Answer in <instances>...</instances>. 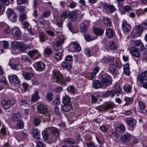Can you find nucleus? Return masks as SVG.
Returning <instances> with one entry per match:
<instances>
[{"instance_id": "63", "label": "nucleus", "mask_w": 147, "mask_h": 147, "mask_svg": "<svg viewBox=\"0 0 147 147\" xmlns=\"http://www.w3.org/2000/svg\"><path fill=\"white\" fill-rule=\"evenodd\" d=\"M23 25L25 28L27 30H29L31 29V27L29 23L27 22H24L23 23Z\"/></svg>"}, {"instance_id": "35", "label": "nucleus", "mask_w": 147, "mask_h": 147, "mask_svg": "<svg viewBox=\"0 0 147 147\" xmlns=\"http://www.w3.org/2000/svg\"><path fill=\"white\" fill-rule=\"evenodd\" d=\"M116 130L121 133L125 131V127L123 125H121L115 127Z\"/></svg>"}, {"instance_id": "45", "label": "nucleus", "mask_w": 147, "mask_h": 147, "mask_svg": "<svg viewBox=\"0 0 147 147\" xmlns=\"http://www.w3.org/2000/svg\"><path fill=\"white\" fill-rule=\"evenodd\" d=\"M135 32L137 33L140 35L142 32V29L141 27L140 26H137L135 27L133 30Z\"/></svg>"}, {"instance_id": "25", "label": "nucleus", "mask_w": 147, "mask_h": 147, "mask_svg": "<svg viewBox=\"0 0 147 147\" xmlns=\"http://www.w3.org/2000/svg\"><path fill=\"white\" fill-rule=\"evenodd\" d=\"M71 44L73 45V47L75 52H78L81 50V47L78 42H73Z\"/></svg>"}, {"instance_id": "6", "label": "nucleus", "mask_w": 147, "mask_h": 147, "mask_svg": "<svg viewBox=\"0 0 147 147\" xmlns=\"http://www.w3.org/2000/svg\"><path fill=\"white\" fill-rule=\"evenodd\" d=\"M37 109L38 112L41 114H44L50 111L48 110L47 107L41 102L37 103Z\"/></svg>"}, {"instance_id": "44", "label": "nucleus", "mask_w": 147, "mask_h": 147, "mask_svg": "<svg viewBox=\"0 0 147 147\" xmlns=\"http://www.w3.org/2000/svg\"><path fill=\"white\" fill-rule=\"evenodd\" d=\"M53 98V94L51 91H49L47 92V99L49 101H51Z\"/></svg>"}, {"instance_id": "24", "label": "nucleus", "mask_w": 147, "mask_h": 147, "mask_svg": "<svg viewBox=\"0 0 147 147\" xmlns=\"http://www.w3.org/2000/svg\"><path fill=\"white\" fill-rule=\"evenodd\" d=\"M39 90L36 89L34 91V93L32 95L31 97V101L34 102L36 101L38 99L40 98L39 96Z\"/></svg>"}, {"instance_id": "47", "label": "nucleus", "mask_w": 147, "mask_h": 147, "mask_svg": "<svg viewBox=\"0 0 147 147\" xmlns=\"http://www.w3.org/2000/svg\"><path fill=\"white\" fill-rule=\"evenodd\" d=\"M123 88L126 92H130L131 90L132 87L130 85L126 84L124 86Z\"/></svg>"}, {"instance_id": "38", "label": "nucleus", "mask_w": 147, "mask_h": 147, "mask_svg": "<svg viewBox=\"0 0 147 147\" xmlns=\"http://www.w3.org/2000/svg\"><path fill=\"white\" fill-rule=\"evenodd\" d=\"M103 22L104 24L107 27L110 26L111 23L110 19L107 17H105L103 19Z\"/></svg>"}, {"instance_id": "52", "label": "nucleus", "mask_w": 147, "mask_h": 147, "mask_svg": "<svg viewBox=\"0 0 147 147\" xmlns=\"http://www.w3.org/2000/svg\"><path fill=\"white\" fill-rule=\"evenodd\" d=\"M110 49L112 50H116L117 49V47L115 44L113 42H111L109 45Z\"/></svg>"}, {"instance_id": "57", "label": "nucleus", "mask_w": 147, "mask_h": 147, "mask_svg": "<svg viewBox=\"0 0 147 147\" xmlns=\"http://www.w3.org/2000/svg\"><path fill=\"white\" fill-rule=\"evenodd\" d=\"M124 100L126 102L125 105H127L131 104L132 102V100L130 98L127 97H125Z\"/></svg>"}, {"instance_id": "49", "label": "nucleus", "mask_w": 147, "mask_h": 147, "mask_svg": "<svg viewBox=\"0 0 147 147\" xmlns=\"http://www.w3.org/2000/svg\"><path fill=\"white\" fill-rule=\"evenodd\" d=\"M77 5V3L76 2L72 1L69 2L67 6L71 9H74L76 7Z\"/></svg>"}, {"instance_id": "2", "label": "nucleus", "mask_w": 147, "mask_h": 147, "mask_svg": "<svg viewBox=\"0 0 147 147\" xmlns=\"http://www.w3.org/2000/svg\"><path fill=\"white\" fill-rule=\"evenodd\" d=\"M71 80L68 76L65 77V80L63 78V75L59 71L54 70L53 71L52 80L53 81L56 82L62 85H66V82H69Z\"/></svg>"}, {"instance_id": "18", "label": "nucleus", "mask_w": 147, "mask_h": 147, "mask_svg": "<svg viewBox=\"0 0 147 147\" xmlns=\"http://www.w3.org/2000/svg\"><path fill=\"white\" fill-rule=\"evenodd\" d=\"M137 80L139 82L142 83V80H147V71H145L142 72L141 75L137 77Z\"/></svg>"}, {"instance_id": "36", "label": "nucleus", "mask_w": 147, "mask_h": 147, "mask_svg": "<svg viewBox=\"0 0 147 147\" xmlns=\"http://www.w3.org/2000/svg\"><path fill=\"white\" fill-rule=\"evenodd\" d=\"M21 42H14L11 45L12 48L13 50H15L17 48L20 47V48L21 43Z\"/></svg>"}, {"instance_id": "19", "label": "nucleus", "mask_w": 147, "mask_h": 147, "mask_svg": "<svg viewBox=\"0 0 147 147\" xmlns=\"http://www.w3.org/2000/svg\"><path fill=\"white\" fill-rule=\"evenodd\" d=\"M35 66L36 70L39 71H43L45 67V63L42 61L36 63Z\"/></svg>"}, {"instance_id": "22", "label": "nucleus", "mask_w": 147, "mask_h": 147, "mask_svg": "<svg viewBox=\"0 0 147 147\" xmlns=\"http://www.w3.org/2000/svg\"><path fill=\"white\" fill-rule=\"evenodd\" d=\"M43 115L40 116L43 119V121L45 122L49 121L51 119V112L48 111L45 114H42Z\"/></svg>"}, {"instance_id": "54", "label": "nucleus", "mask_w": 147, "mask_h": 147, "mask_svg": "<svg viewBox=\"0 0 147 147\" xmlns=\"http://www.w3.org/2000/svg\"><path fill=\"white\" fill-rule=\"evenodd\" d=\"M50 15V12L49 10L44 12L41 16L42 18H47Z\"/></svg>"}, {"instance_id": "60", "label": "nucleus", "mask_w": 147, "mask_h": 147, "mask_svg": "<svg viewBox=\"0 0 147 147\" xmlns=\"http://www.w3.org/2000/svg\"><path fill=\"white\" fill-rule=\"evenodd\" d=\"M139 141V139L136 137H134L130 144L132 145H134L138 143Z\"/></svg>"}, {"instance_id": "32", "label": "nucleus", "mask_w": 147, "mask_h": 147, "mask_svg": "<svg viewBox=\"0 0 147 147\" xmlns=\"http://www.w3.org/2000/svg\"><path fill=\"white\" fill-rule=\"evenodd\" d=\"M30 48V46L29 45L25 44L22 42H21V47L20 48V51L24 52H25V50L27 49H29Z\"/></svg>"}, {"instance_id": "3", "label": "nucleus", "mask_w": 147, "mask_h": 147, "mask_svg": "<svg viewBox=\"0 0 147 147\" xmlns=\"http://www.w3.org/2000/svg\"><path fill=\"white\" fill-rule=\"evenodd\" d=\"M134 47H131L130 52L132 55L136 57H138L140 55L139 51H141L144 49L143 43L141 41L136 40L134 43Z\"/></svg>"}, {"instance_id": "39", "label": "nucleus", "mask_w": 147, "mask_h": 147, "mask_svg": "<svg viewBox=\"0 0 147 147\" xmlns=\"http://www.w3.org/2000/svg\"><path fill=\"white\" fill-rule=\"evenodd\" d=\"M67 91L71 94H74L76 91V89L73 86H68L67 89Z\"/></svg>"}, {"instance_id": "51", "label": "nucleus", "mask_w": 147, "mask_h": 147, "mask_svg": "<svg viewBox=\"0 0 147 147\" xmlns=\"http://www.w3.org/2000/svg\"><path fill=\"white\" fill-rule=\"evenodd\" d=\"M84 37L86 40L88 42H89L94 39V38H92L91 36L88 34H84Z\"/></svg>"}, {"instance_id": "9", "label": "nucleus", "mask_w": 147, "mask_h": 147, "mask_svg": "<svg viewBox=\"0 0 147 147\" xmlns=\"http://www.w3.org/2000/svg\"><path fill=\"white\" fill-rule=\"evenodd\" d=\"M8 78L9 81L12 86H15L16 84H18L20 82V80L16 75L9 76Z\"/></svg>"}, {"instance_id": "8", "label": "nucleus", "mask_w": 147, "mask_h": 147, "mask_svg": "<svg viewBox=\"0 0 147 147\" xmlns=\"http://www.w3.org/2000/svg\"><path fill=\"white\" fill-rule=\"evenodd\" d=\"M27 54L33 60L38 59L40 55L38 51L36 49H34L29 51L27 53Z\"/></svg>"}, {"instance_id": "59", "label": "nucleus", "mask_w": 147, "mask_h": 147, "mask_svg": "<svg viewBox=\"0 0 147 147\" xmlns=\"http://www.w3.org/2000/svg\"><path fill=\"white\" fill-rule=\"evenodd\" d=\"M136 14L137 16H139L141 14H144L143 10L141 8L137 9L136 11Z\"/></svg>"}, {"instance_id": "64", "label": "nucleus", "mask_w": 147, "mask_h": 147, "mask_svg": "<svg viewBox=\"0 0 147 147\" xmlns=\"http://www.w3.org/2000/svg\"><path fill=\"white\" fill-rule=\"evenodd\" d=\"M100 129L102 131L104 132H106L108 129L104 125L100 126Z\"/></svg>"}, {"instance_id": "55", "label": "nucleus", "mask_w": 147, "mask_h": 147, "mask_svg": "<svg viewBox=\"0 0 147 147\" xmlns=\"http://www.w3.org/2000/svg\"><path fill=\"white\" fill-rule=\"evenodd\" d=\"M63 90V87L61 86H59L56 87L53 90V92H55L57 93L60 92L62 91Z\"/></svg>"}, {"instance_id": "37", "label": "nucleus", "mask_w": 147, "mask_h": 147, "mask_svg": "<svg viewBox=\"0 0 147 147\" xmlns=\"http://www.w3.org/2000/svg\"><path fill=\"white\" fill-rule=\"evenodd\" d=\"M123 69L124 73L126 75L129 76L130 75L129 67L128 64H126L124 65Z\"/></svg>"}, {"instance_id": "58", "label": "nucleus", "mask_w": 147, "mask_h": 147, "mask_svg": "<svg viewBox=\"0 0 147 147\" xmlns=\"http://www.w3.org/2000/svg\"><path fill=\"white\" fill-rule=\"evenodd\" d=\"M88 78L89 80H93L94 78L96 77V75L92 73H91L88 75Z\"/></svg>"}, {"instance_id": "16", "label": "nucleus", "mask_w": 147, "mask_h": 147, "mask_svg": "<svg viewBox=\"0 0 147 147\" xmlns=\"http://www.w3.org/2000/svg\"><path fill=\"white\" fill-rule=\"evenodd\" d=\"M13 37L15 39H20L22 37L21 32L20 30L18 27L14 28L12 30Z\"/></svg>"}, {"instance_id": "41", "label": "nucleus", "mask_w": 147, "mask_h": 147, "mask_svg": "<svg viewBox=\"0 0 147 147\" xmlns=\"http://www.w3.org/2000/svg\"><path fill=\"white\" fill-rule=\"evenodd\" d=\"M65 144H73L75 143L74 140L71 138H67L64 140Z\"/></svg>"}, {"instance_id": "40", "label": "nucleus", "mask_w": 147, "mask_h": 147, "mask_svg": "<svg viewBox=\"0 0 147 147\" xmlns=\"http://www.w3.org/2000/svg\"><path fill=\"white\" fill-rule=\"evenodd\" d=\"M10 65L13 69L19 70L22 68V66L20 64H11Z\"/></svg>"}, {"instance_id": "14", "label": "nucleus", "mask_w": 147, "mask_h": 147, "mask_svg": "<svg viewBox=\"0 0 147 147\" xmlns=\"http://www.w3.org/2000/svg\"><path fill=\"white\" fill-rule=\"evenodd\" d=\"M131 138V135L129 133H126L120 136L121 141L124 143H127L129 142Z\"/></svg>"}, {"instance_id": "61", "label": "nucleus", "mask_w": 147, "mask_h": 147, "mask_svg": "<svg viewBox=\"0 0 147 147\" xmlns=\"http://www.w3.org/2000/svg\"><path fill=\"white\" fill-rule=\"evenodd\" d=\"M129 4L131 6L135 7L139 5V3L138 1L130 2Z\"/></svg>"}, {"instance_id": "4", "label": "nucleus", "mask_w": 147, "mask_h": 147, "mask_svg": "<svg viewBox=\"0 0 147 147\" xmlns=\"http://www.w3.org/2000/svg\"><path fill=\"white\" fill-rule=\"evenodd\" d=\"M62 102L63 105L61 106V110L68 111L72 108L73 102L71 98L68 95L65 94L63 96Z\"/></svg>"}, {"instance_id": "53", "label": "nucleus", "mask_w": 147, "mask_h": 147, "mask_svg": "<svg viewBox=\"0 0 147 147\" xmlns=\"http://www.w3.org/2000/svg\"><path fill=\"white\" fill-rule=\"evenodd\" d=\"M59 52L56 53L55 55V58L57 60L59 61L61 59L62 57V53Z\"/></svg>"}, {"instance_id": "7", "label": "nucleus", "mask_w": 147, "mask_h": 147, "mask_svg": "<svg viewBox=\"0 0 147 147\" xmlns=\"http://www.w3.org/2000/svg\"><path fill=\"white\" fill-rule=\"evenodd\" d=\"M15 102L16 100L14 99L7 100H4L2 101L1 104L3 108L5 109H7L13 105Z\"/></svg>"}, {"instance_id": "27", "label": "nucleus", "mask_w": 147, "mask_h": 147, "mask_svg": "<svg viewBox=\"0 0 147 147\" xmlns=\"http://www.w3.org/2000/svg\"><path fill=\"white\" fill-rule=\"evenodd\" d=\"M21 115L20 113L13 114L11 116V119L13 121H18L20 119Z\"/></svg>"}, {"instance_id": "13", "label": "nucleus", "mask_w": 147, "mask_h": 147, "mask_svg": "<svg viewBox=\"0 0 147 147\" xmlns=\"http://www.w3.org/2000/svg\"><path fill=\"white\" fill-rule=\"evenodd\" d=\"M48 131L46 129L42 132V136L44 139L47 140H49L51 142H54L55 141V138H53V136H49Z\"/></svg>"}, {"instance_id": "48", "label": "nucleus", "mask_w": 147, "mask_h": 147, "mask_svg": "<svg viewBox=\"0 0 147 147\" xmlns=\"http://www.w3.org/2000/svg\"><path fill=\"white\" fill-rule=\"evenodd\" d=\"M113 91H114V94L115 93L119 94L121 92V89L120 88V86L118 84L115 86L114 90H113Z\"/></svg>"}, {"instance_id": "15", "label": "nucleus", "mask_w": 147, "mask_h": 147, "mask_svg": "<svg viewBox=\"0 0 147 147\" xmlns=\"http://www.w3.org/2000/svg\"><path fill=\"white\" fill-rule=\"evenodd\" d=\"M46 130L47 131H49L53 135L51 136H53V138H55V140L59 136V132L56 128L54 127H49L47 128Z\"/></svg>"}, {"instance_id": "33", "label": "nucleus", "mask_w": 147, "mask_h": 147, "mask_svg": "<svg viewBox=\"0 0 147 147\" xmlns=\"http://www.w3.org/2000/svg\"><path fill=\"white\" fill-rule=\"evenodd\" d=\"M109 95L112 97H113L114 96V92L113 90H109L107 91L103 94V96L104 97H108Z\"/></svg>"}, {"instance_id": "20", "label": "nucleus", "mask_w": 147, "mask_h": 147, "mask_svg": "<svg viewBox=\"0 0 147 147\" xmlns=\"http://www.w3.org/2000/svg\"><path fill=\"white\" fill-rule=\"evenodd\" d=\"M22 75L24 78L26 80H29L31 78L33 77L34 74L33 73H30L28 72L23 71L22 73Z\"/></svg>"}, {"instance_id": "17", "label": "nucleus", "mask_w": 147, "mask_h": 147, "mask_svg": "<svg viewBox=\"0 0 147 147\" xmlns=\"http://www.w3.org/2000/svg\"><path fill=\"white\" fill-rule=\"evenodd\" d=\"M90 24V22L88 20L84 21L80 24V31L81 32H85L87 31V26Z\"/></svg>"}, {"instance_id": "42", "label": "nucleus", "mask_w": 147, "mask_h": 147, "mask_svg": "<svg viewBox=\"0 0 147 147\" xmlns=\"http://www.w3.org/2000/svg\"><path fill=\"white\" fill-rule=\"evenodd\" d=\"M7 16L9 20L12 22H14L16 20L17 16L15 13Z\"/></svg>"}, {"instance_id": "5", "label": "nucleus", "mask_w": 147, "mask_h": 147, "mask_svg": "<svg viewBox=\"0 0 147 147\" xmlns=\"http://www.w3.org/2000/svg\"><path fill=\"white\" fill-rule=\"evenodd\" d=\"M59 40L53 45V47L55 51H59L63 52V51L61 46V45L64 42V37L62 35L60 37H59Z\"/></svg>"}, {"instance_id": "23", "label": "nucleus", "mask_w": 147, "mask_h": 147, "mask_svg": "<svg viewBox=\"0 0 147 147\" xmlns=\"http://www.w3.org/2000/svg\"><path fill=\"white\" fill-rule=\"evenodd\" d=\"M111 66L109 68L110 71L113 74H116L117 73L116 68L120 67L119 63H113L112 65H110Z\"/></svg>"}, {"instance_id": "62", "label": "nucleus", "mask_w": 147, "mask_h": 147, "mask_svg": "<svg viewBox=\"0 0 147 147\" xmlns=\"http://www.w3.org/2000/svg\"><path fill=\"white\" fill-rule=\"evenodd\" d=\"M40 40L41 42H43L46 40V38L44 34L43 33L40 34L39 35Z\"/></svg>"}, {"instance_id": "31", "label": "nucleus", "mask_w": 147, "mask_h": 147, "mask_svg": "<svg viewBox=\"0 0 147 147\" xmlns=\"http://www.w3.org/2000/svg\"><path fill=\"white\" fill-rule=\"evenodd\" d=\"M93 30L94 32L97 35H102L104 32L103 30L98 28H93Z\"/></svg>"}, {"instance_id": "43", "label": "nucleus", "mask_w": 147, "mask_h": 147, "mask_svg": "<svg viewBox=\"0 0 147 147\" xmlns=\"http://www.w3.org/2000/svg\"><path fill=\"white\" fill-rule=\"evenodd\" d=\"M41 122V119L37 117H35L33 121V124L36 126L39 125Z\"/></svg>"}, {"instance_id": "50", "label": "nucleus", "mask_w": 147, "mask_h": 147, "mask_svg": "<svg viewBox=\"0 0 147 147\" xmlns=\"http://www.w3.org/2000/svg\"><path fill=\"white\" fill-rule=\"evenodd\" d=\"M114 58L112 57L111 58H105V62L106 63H109L111 65H112L114 62Z\"/></svg>"}, {"instance_id": "26", "label": "nucleus", "mask_w": 147, "mask_h": 147, "mask_svg": "<svg viewBox=\"0 0 147 147\" xmlns=\"http://www.w3.org/2000/svg\"><path fill=\"white\" fill-rule=\"evenodd\" d=\"M24 127V124L23 121L20 120L17 121L16 125L15 126L14 128L16 130L21 129L23 128Z\"/></svg>"}, {"instance_id": "11", "label": "nucleus", "mask_w": 147, "mask_h": 147, "mask_svg": "<svg viewBox=\"0 0 147 147\" xmlns=\"http://www.w3.org/2000/svg\"><path fill=\"white\" fill-rule=\"evenodd\" d=\"M122 29L125 34L127 33L131 30V26L125 20H123L122 21Z\"/></svg>"}, {"instance_id": "28", "label": "nucleus", "mask_w": 147, "mask_h": 147, "mask_svg": "<svg viewBox=\"0 0 147 147\" xmlns=\"http://www.w3.org/2000/svg\"><path fill=\"white\" fill-rule=\"evenodd\" d=\"M114 32L113 29L109 28L106 30V35L109 38H111L114 36Z\"/></svg>"}, {"instance_id": "46", "label": "nucleus", "mask_w": 147, "mask_h": 147, "mask_svg": "<svg viewBox=\"0 0 147 147\" xmlns=\"http://www.w3.org/2000/svg\"><path fill=\"white\" fill-rule=\"evenodd\" d=\"M52 51L50 48H45L44 50L43 53L45 55H49L52 54Z\"/></svg>"}, {"instance_id": "30", "label": "nucleus", "mask_w": 147, "mask_h": 147, "mask_svg": "<svg viewBox=\"0 0 147 147\" xmlns=\"http://www.w3.org/2000/svg\"><path fill=\"white\" fill-rule=\"evenodd\" d=\"M61 66L62 67L68 70H69L71 68V63H70L67 61L63 62L61 64Z\"/></svg>"}, {"instance_id": "1", "label": "nucleus", "mask_w": 147, "mask_h": 147, "mask_svg": "<svg viewBox=\"0 0 147 147\" xmlns=\"http://www.w3.org/2000/svg\"><path fill=\"white\" fill-rule=\"evenodd\" d=\"M100 78L101 82L98 80H96L93 82V87L95 88H105L111 84V78L107 73L102 74L100 75Z\"/></svg>"}, {"instance_id": "29", "label": "nucleus", "mask_w": 147, "mask_h": 147, "mask_svg": "<svg viewBox=\"0 0 147 147\" xmlns=\"http://www.w3.org/2000/svg\"><path fill=\"white\" fill-rule=\"evenodd\" d=\"M79 11H72L71 13V18L72 20H76L78 16V15L80 13Z\"/></svg>"}, {"instance_id": "12", "label": "nucleus", "mask_w": 147, "mask_h": 147, "mask_svg": "<svg viewBox=\"0 0 147 147\" xmlns=\"http://www.w3.org/2000/svg\"><path fill=\"white\" fill-rule=\"evenodd\" d=\"M100 4L104 9H106L110 13H113L116 10L114 6L113 5H108L105 3L101 2Z\"/></svg>"}, {"instance_id": "10", "label": "nucleus", "mask_w": 147, "mask_h": 147, "mask_svg": "<svg viewBox=\"0 0 147 147\" xmlns=\"http://www.w3.org/2000/svg\"><path fill=\"white\" fill-rule=\"evenodd\" d=\"M114 106L112 103H108L103 105H100L97 107V109L100 111H105L109 109L113 108Z\"/></svg>"}, {"instance_id": "21", "label": "nucleus", "mask_w": 147, "mask_h": 147, "mask_svg": "<svg viewBox=\"0 0 147 147\" xmlns=\"http://www.w3.org/2000/svg\"><path fill=\"white\" fill-rule=\"evenodd\" d=\"M125 122L129 127H132L136 124V120L133 118H127L125 119Z\"/></svg>"}, {"instance_id": "34", "label": "nucleus", "mask_w": 147, "mask_h": 147, "mask_svg": "<svg viewBox=\"0 0 147 147\" xmlns=\"http://www.w3.org/2000/svg\"><path fill=\"white\" fill-rule=\"evenodd\" d=\"M32 134L34 138L38 140L40 139V134L37 129H35L33 130Z\"/></svg>"}, {"instance_id": "56", "label": "nucleus", "mask_w": 147, "mask_h": 147, "mask_svg": "<svg viewBox=\"0 0 147 147\" xmlns=\"http://www.w3.org/2000/svg\"><path fill=\"white\" fill-rule=\"evenodd\" d=\"M138 104L140 107L141 109L142 110H144L145 107V105L144 103L142 101H138Z\"/></svg>"}]
</instances>
